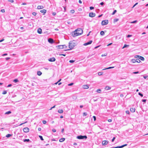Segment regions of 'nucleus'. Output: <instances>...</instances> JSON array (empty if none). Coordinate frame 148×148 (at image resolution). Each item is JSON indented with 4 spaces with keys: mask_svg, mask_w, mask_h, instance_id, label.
Here are the masks:
<instances>
[{
    "mask_svg": "<svg viewBox=\"0 0 148 148\" xmlns=\"http://www.w3.org/2000/svg\"><path fill=\"white\" fill-rule=\"evenodd\" d=\"M93 118H94V121H95L96 120V117L95 116H93Z\"/></svg>",
    "mask_w": 148,
    "mask_h": 148,
    "instance_id": "nucleus-58",
    "label": "nucleus"
},
{
    "mask_svg": "<svg viewBox=\"0 0 148 148\" xmlns=\"http://www.w3.org/2000/svg\"><path fill=\"white\" fill-rule=\"evenodd\" d=\"M52 131L53 132H56V130L54 129H53L52 130Z\"/></svg>",
    "mask_w": 148,
    "mask_h": 148,
    "instance_id": "nucleus-46",
    "label": "nucleus"
},
{
    "mask_svg": "<svg viewBox=\"0 0 148 148\" xmlns=\"http://www.w3.org/2000/svg\"><path fill=\"white\" fill-rule=\"evenodd\" d=\"M133 73L134 74H137L139 73V72L138 71L137 72H135Z\"/></svg>",
    "mask_w": 148,
    "mask_h": 148,
    "instance_id": "nucleus-44",
    "label": "nucleus"
},
{
    "mask_svg": "<svg viewBox=\"0 0 148 148\" xmlns=\"http://www.w3.org/2000/svg\"><path fill=\"white\" fill-rule=\"evenodd\" d=\"M73 84V83H71L70 84H68V85L69 86H71Z\"/></svg>",
    "mask_w": 148,
    "mask_h": 148,
    "instance_id": "nucleus-57",
    "label": "nucleus"
},
{
    "mask_svg": "<svg viewBox=\"0 0 148 148\" xmlns=\"http://www.w3.org/2000/svg\"><path fill=\"white\" fill-rule=\"evenodd\" d=\"M10 58L7 57V58H5V59L6 60H8L10 59Z\"/></svg>",
    "mask_w": 148,
    "mask_h": 148,
    "instance_id": "nucleus-59",
    "label": "nucleus"
},
{
    "mask_svg": "<svg viewBox=\"0 0 148 148\" xmlns=\"http://www.w3.org/2000/svg\"><path fill=\"white\" fill-rule=\"evenodd\" d=\"M23 130L24 132L27 133L29 131V129L28 127H25L23 128Z\"/></svg>",
    "mask_w": 148,
    "mask_h": 148,
    "instance_id": "nucleus-6",
    "label": "nucleus"
},
{
    "mask_svg": "<svg viewBox=\"0 0 148 148\" xmlns=\"http://www.w3.org/2000/svg\"><path fill=\"white\" fill-rule=\"evenodd\" d=\"M101 90L100 89H98L97 90V92H98V93H100V91H101Z\"/></svg>",
    "mask_w": 148,
    "mask_h": 148,
    "instance_id": "nucleus-42",
    "label": "nucleus"
},
{
    "mask_svg": "<svg viewBox=\"0 0 148 148\" xmlns=\"http://www.w3.org/2000/svg\"><path fill=\"white\" fill-rule=\"evenodd\" d=\"M104 3L103 2H101L100 3V4L101 5H103L104 4Z\"/></svg>",
    "mask_w": 148,
    "mask_h": 148,
    "instance_id": "nucleus-64",
    "label": "nucleus"
},
{
    "mask_svg": "<svg viewBox=\"0 0 148 148\" xmlns=\"http://www.w3.org/2000/svg\"><path fill=\"white\" fill-rule=\"evenodd\" d=\"M127 145V144H125L124 145H123L121 146H118L115 147H114V148H123Z\"/></svg>",
    "mask_w": 148,
    "mask_h": 148,
    "instance_id": "nucleus-13",
    "label": "nucleus"
},
{
    "mask_svg": "<svg viewBox=\"0 0 148 148\" xmlns=\"http://www.w3.org/2000/svg\"><path fill=\"white\" fill-rule=\"evenodd\" d=\"M70 12L71 13H72V14H73L75 12V11L73 10H71V11H70Z\"/></svg>",
    "mask_w": 148,
    "mask_h": 148,
    "instance_id": "nucleus-38",
    "label": "nucleus"
},
{
    "mask_svg": "<svg viewBox=\"0 0 148 148\" xmlns=\"http://www.w3.org/2000/svg\"><path fill=\"white\" fill-rule=\"evenodd\" d=\"M130 111L132 112H134L135 111V109L134 108H130Z\"/></svg>",
    "mask_w": 148,
    "mask_h": 148,
    "instance_id": "nucleus-17",
    "label": "nucleus"
},
{
    "mask_svg": "<svg viewBox=\"0 0 148 148\" xmlns=\"http://www.w3.org/2000/svg\"><path fill=\"white\" fill-rule=\"evenodd\" d=\"M58 112L60 113H62L63 112V111L62 109H59L58 111Z\"/></svg>",
    "mask_w": 148,
    "mask_h": 148,
    "instance_id": "nucleus-20",
    "label": "nucleus"
},
{
    "mask_svg": "<svg viewBox=\"0 0 148 148\" xmlns=\"http://www.w3.org/2000/svg\"><path fill=\"white\" fill-rule=\"evenodd\" d=\"M132 35H127V38H129V37H132Z\"/></svg>",
    "mask_w": 148,
    "mask_h": 148,
    "instance_id": "nucleus-49",
    "label": "nucleus"
},
{
    "mask_svg": "<svg viewBox=\"0 0 148 148\" xmlns=\"http://www.w3.org/2000/svg\"><path fill=\"white\" fill-rule=\"evenodd\" d=\"M2 94H5L7 93V91L6 90L4 91L3 92Z\"/></svg>",
    "mask_w": 148,
    "mask_h": 148,
    "instance_id": "nucleus-37",
    "label": "nucleus"
},
{
    "mask_svg": "<svg viewBox=\"0 0 148 148\" xmlns=\"http://www.w3.org/2000/svg\"><path fill=\"white\" fill-rule=\"evenodd\" d=\"M87 114L86 112H84L83 113V116H86L87 115Z\"/></svg>",
    "mask_w": 148,
    "mask_h": 148,
    "instance_id": "nucleus-33",
    "label": "nucleus"
},
{
    "mask_svg": "<svg viewBox=\"0 0 148 148\" xmlns=\"http://www.w3.org/2000/svg\"><path fill=\"white\" fill-rule=\"evenodd\" d=\"M98 74L99 75H101L102 74V72H99Z\"/></svg>",
    "mask_w": 148,
    "mask_h": 148,
    "instance_id": "nucleus-55",
    "label": "nucleus"
},
{
    "mask_svg": "<svg viewBox=\"0 0 148 148\" xmlns=\"http://www.w3.org/2000/svg\"><path fill=\"white\" fill-rule=\"evenodd\" d=\"M48 41L49 42L52 44L53 43L54 40L53 39L51 38H49L48 39Z\"/></svg>",
    "mask_w": 148,
    "mask_h": 148,
    "instance_id": "nucleus-11",
    "label": "nucleus"
},
{
    "mask_svg": "<svg viewBox=\"0 0 148 148\" xmlns=\"http://www.w3.org/2000/svg\"><path fill=\"white\" fill-rule=\"evenodd\" d=\"M56 12H53V13H52V15L53 16H55L56 15Z\"/></svg>",
    "mask_w": 148,
    "mask_h": 148,
    "instance_id": "nucleus-52",
    "label": "nucleus"
},
{
    "mask_svg": "<svg viewBox=\"0 0 148 148\" xmlns=\"http://www.w3.org/2000/svg\"><path fill=\"white\" fill-rule=\"evenodd\" d=\"M116 138L115 137H114L112 139V142H113L114 141V140Z\"/></svg>",
    "mask_w": 148,
    "mask_h": 148,
    "instance_id": "nucleus-48",
    "label": "nucleus"
},
{
    "mask_svg": "<svg viewBox=\"0 0 148 148\" xmlns=\"http://www.w3.org/2000/svg\"><path fill=\"white\" fill-rule=\"evenodd\" d=\"M137 22V21L135 20V21H133L131 22L130 23H136Z\"/></svg>",
    "mask_w": 148,
    "mask_h": 148,
    "instance_id": "nucleus-35",
    "label": "nucleus"
},
{
    "mask_svg": "<svg viewBox=\"0 0 148 148\" xmlns=\"http://www.w3.org/2000/svg\"><path fill=\"white\" fill-rule=\"evenodd\" d=\"M8 1L11 3H13L14 1L13 0H8Z\"/></svg>",
    "mask_w": 148,
    "mask_h": 148,
    "instance_id": "nucleus-43",
    "label": "nucleus"
},
{
    "mask_svg": "<svg viewBox=\"0 0 148 148\" xmlns=\"http://www.w3.org/2000/svg\"><path fill=\"white\" fill-rule=\"evenodd\" d=\"M11 113V112L10 111H8V112H6L5 114H9Z\"/></svg>",
    "mask_w": 148,
    "mask_h": 148,
    "instance_id": "nucleus-27",
    "label": "nucleus"
},
{
    "mask_svg": "<svg viewBox=\"0 0 148 148\" xmlns=\"http://www.w3.org/2000/svg\"><path fill=\"white\" fill-rule=\"evenodd\" d=\"M39 137L40 138V139L42 140H43L44 139L42 138V137L41 136H39Z\"/></svg>",
    "mask_w": 148,
    "mask_h": 148,
    "instance_id": "nucleus-32",
    "label": "nucleus"
},
{
    "mask_svg": "<svg viewBox=\"0 0 148 148\" xmlns=\"http://www.w3.org/2000/svg\"><path fill=\"white\" fill-rule=\"evenodd\" d=\"M111 89V87L110 86H106L105 88V89L106 90H110Z\"/></svg>",
    "mask_w": 148,
    "mask_h": 148,
    "instance_id": "nucleus-21",
    "label": "nucleus"
},
{
    "mask_svg": "<svg viewBox=\"0 0 148 148\" xmlns=\"http://www.w3.org/2000/svg\"><path fill=\"white\" fill-rule=\"evenodd\" d=\"M42 123L44 124H45L47 123V121H46L44 120L42 121Z\"/></svg>",
    "mask_w": 148,
    "mask_h": 148,
    "instance_id": "nucleus-45",
    "label": "nucleus"
},
{
    "mask_svg": "<svg viewBox=\"0 0 148 148\" xmlns=\"http://www.w3.org/2000/svg\"><path fill=\"white\" fill-rule=\"evenodd\" d=\"M146 101V99H143L142 100V101L143 102H145Z\"/></svg>",
    "mask_w": 148,
    "mask_h": 148,
    "instance_id": "nucleus-60",
    "label": "nucleus"
},
{
    "mask_svg": "<svg viewBox=\"0 0 148 148\" xmlns=\"http://www.w3.org/2000/svg\"><path fill=\"white\" fill-rule=\"evenodd\" d=\"M62 46L63 47V49H66L67 48V46H66V45H62Z\"/></svg>",
    "mask_w": 148,
    "mask_h": 148,
    "instance_id": "nucleus-25",
    "label": "nucleus"
},
{
    "mask_svg": "<svg viewBox=\"0 0 148 148\" xmlns=\"http://www.w3.org/2000/svg\"><path fill=\"white\" fill-rule=\"evenodd\" d=\"M23 141L24 142H29L30 141V140L29 139H24L23 140Z\"/></svg>",
    "mask_w": 148,
    "mask_h": 148,
    "instance_id": "nucleus-23",
    "label": "nucleus"
},
{
    "mask_svg": "<svg viewBox=\"0 0 148 148\" xmlns=\"http://www.w3.org/2000/svg\"><path fill=\"white\" fill-rule=\"evenodd\" d=\"M94 9V8L93 7L91 6L90 7V10H92Z\"/></svg>",
    "mask_w": 148,
    "mask_h": 148,
    "instance_id": "nucleus-47",
    "label": "nucleus"
},
{
    "mask_svg": "<svg viewBox=\"0 0 148 148\" xmlns=\"http://www.w3.org/2000/svg\"><path fill=\"white\" fill-rule=\"evenodd\" d=\"M119 19L118 18H116V19H114V22H117L118 21H119Z\"/></svg>",
    "mask_w": 148,
    "mask_h": 148,
    "instance_id": "nucleus-34",
    "label": "nucleus"
},
{
    "mask_svg": "<svg viewBox=\"0 0 148 148\" xmlns=\"http://www.w3.org/2000/svg\"><path fill=\"white\" fill-rule=\"evenodd\" d=\"M127 114H129V112L128 110H127L125 112Z\"/></svg>",
    "mask_w": 148,
    "mask_h": 148,
    "instance_id": "nucleus-62",
    "label": "nucleus"
},
{
    "mask_svg": "<svg viewBox=\"0 0 148 148\" xmlns=\"http://www.w3.org/2000/svg\"><path fill=\"white\" fill-rule=\"evenodd\" d=\"M59 55L60 56H66V54H59Z\"/></svg>",
    "mask_w": 148,
    "mask_h": 148,
    "instance_id": "nucleus-54",
    "label": "nucleus"
},
{
    "mask_svg": "<svg viewBox=\"0 0 148 148\" xmlns=\"http://www.w3.org/2000/svg\"><path fill=\"white\" fill-rule=\"evenodd\" d=\"M48 60L50 62H54L55 61L56 59L54 57H52L49 59Z\"/></svg>",
    "mask_w": 148,
    "mask_h": 148,
    "instance_id": "nucleus-10",
    "label": "nucleus"
},
{
    "mask_svg": "<svg viewBox=\"0 0 148 148\" xmlns=\"http://www.w3.org/2000/svg\"><path fill=\"white\" fill-rule=\"evenodd\" d=\"M105 33L103 31H101L100 32V34L102 36H103L104 35Z\"/></svg>",
    "mask_w": 148,
    "mask_h": 148,
    "instance_id": "nucleus-26",
    "label": "nucleus"
},
{
    "mask_svg": "<svg viewBox=\"0 0 148 148\" xmlns=\"http://www.w3.org/2000/svg\"><path fill=\"white\" fill-rule=\"evenodd\" d=\"M108 143L109 142L108 141L105 140L103 141L102 142V143L103 145H105L108 144Z\"/></svg>",
    "mask_w": 148,
    "mask_h": 148,
    "instance_id": "nucleus-7",
    "label": "nucleus"
},
{
    "mask_svg": "<svg viewBox=\"0 0 148 148\" xmlns=\"http://www.w3.org/2000/svg\"><path fill=\"white\" fill-rule=\"evenodd\" d=\"M83 32L82 29L81 28H78L73 32V36H76L82 34Z\"/></svg>",
    "mask_w": 148,
    "mask_h": 148,
    "instance_id": "nucleus-1",
    "label": "nucleus"
},
{
    "mask_svg": "<svg viewBox=\"0 0 148 148\" xmlns=\"http://www.w3.org/2000/svg\"><path fill=\"white\" fill-rule=\"evenodd\" d=\"M83 88L84 89H87L89 88L88 86L87 85H85L83 86Z\"/></svg>",
    "mask_w": 148,
    "mask_h": 148,
    "instance_id": "nucleus-16",
    "label": "nucleus"
},
{
    "mask_svg": "<svg viewBox=\"0 0 148 148\" xmlns=\"http://www.w3.org/2000/svg\"><path fill=\"white\" fill-rule=\"evenodd\" d=\"M92 41L90 40L89 41L86 43H84V46H86L92 43Z\"/></svg>",
    "mask_w": 148,
    "mask_h": 148,
    "instance_id": "nucleus-12",
    "label": "nucleus"
},
{
    "mask_svg": "<svg viewBox=\"0 0 148 148\" xmlns=\"http://www.w3.org/2000/svg\"><path fill=\"white\" fill-rule=\"evenodd\" d=\"M75 61V60H70L69 61V62L71 63H73Z\"/></svg>",
    "mask_w": 148,
    "mask_h": 148,
    "instance_id": "nucleus-31",
    "label": "nucleus"
},
{
    "mask_svg": "<svg viewBox=\"0 0 148 148\" xmlns=\"http://www.w3.org/2000/svg\"><path fill=\"white\" fill-rule=\"evenodd\" d=\"M63 47L62 46V45H58V46H56V48L57 49H63Z\"/></svg>",
    "mask_w": 148,
    "mask_h": 148,
    "instance_id": "nucleus-9",
    "label": "nucleus"
},
{
    "mask_svg": "<svg viewBox=\"0 0 148 148\" xmlns=\"http://www.w3.org/2000/svg\"><path fill=\"white\" fill-rule=\"evenodd\" d=\"M138 95H140V96H141V97H143V95L140 92H139L138 93Z\"/></svg>",
    "mask_w": 148,
    "mask_h": 148,
    "instance_id": "nucleus-41",
    "label": "nucleus"
},
{
    "mask_svg": "<svg viewBox=\"0 0 148 148\" xmlns=\"http://www.w3.org/2000/svg\"><path fill=\"white\" fill-rule=\"evenodd\" d=\"M65 140V139L64 138H61L59 140V141L60 142H62L64 141Z\"/></svg>",
    "mask_w": 148,
    "mask_h": 148,
    "instance_id": "nucleus-19",
    "label": "nucleus"
},
{
    "mask_svg": "<svg viewBox=\"0 0 148 148\" xmlns=\"http://www.w3.org/2000/svg\"><path fill=\"white\" fill-rule=\"evenodd\" d=\"M116 12V10H115L112 13V15H114Z\"/></svg>",
    "mask_w": 148,
    "mask_h": 148,
    "instance_id": "nucleus-36",
    "label": "nucleus"
},
{
    "mask_svg": "<svg viewBox=\"0 0 148 148\" xmlns=\"http://www.w3.org/2000/svg\"><path fill=\"white\" fill-rule=\"evenodd\" d=\"M12 136V135H11L10 134H8L6 135V136L7 138H9V137H10V136Z\"/></svg>",
    "mask_w": 148,
    "mask_h": 148,
    "instance_id": "nucleus-30",
    "label": "nucleus"
},
{
    "mask_svg": "<svg viewBox=\"0 0 148 148\" xmlns=\"http://www.w3.org/2000/svg\"><path fill=\"white\" fill-rule=\"evenodd\" d=\"M89 15L90 17H93L95 16V14L93 12H90L89 13Z\"/></svg>",
    "mask_w": 148,
    "mask_h": 148,
    "instance_id": "nucleus-5",
    "label": "nucleus"
},
{
    "mask_svg": "<svg viewBox=\"0 0 148 148\" xmlns=\"http://www.w3.org/2000/svg\"><path fill=\"white\" fill-rule=\"evenodd\" d=\"M42 29L40 28H39L38 29L37 32L39 34H41L42 32Z\"/></svg>",
    "mask_w": 148,
    "mask_h": 148,
    "instance_id": "nucleus-14",
    "label": "nucleus"
},
{
    "mask_svg": "<svg viewBox=\"0 0 148 148\" xmlns=\"http://www.w3.org/2000/svg\"><path fill=\"white\" fill-rule=\"evenodd\" d=\"M37 13L36 12H34L32 13V14L34 16L36 15Z\"/></svg>",
    "mask_w": 148,
    "mask_h": 148,
    "instance_id": "nucleus-50",
    "label": "nucleus"
},
{
    "mask_svg": "<svg viewBox=\"0 0 148 148\" xmlns=\"http://www.w3.org/2000/svg\"><path fill=\"white\" fill-rule=\"evenodd\" d=\"M108 121L109 122H112V120L111 119H109L108 120Z\"/></svg>",
    "mask_w": 148,
    "mask_h": 148,
    "instance_id": "nucleus-63",
    "label": "nucleus"
},
{
    "mask_svg": "<svg viewBox=\"0 0 148 148\" xmlns=\"http://www.w3.org/2000/svg\"><path fill=\"white\" fill-rule=\"evenodd\" d=\"M108 23V20H105L101 22V25H106Z\"/></svg>",
    "mask_w": 148,
    "mask_h": 148,
    "instance_id": "nucleus-4",
    "label": "nucleus"
},
{
    "mask_svg": "<svg viewBox=\"0 0 148 148\" xmlns=\"http://www.w3.org/2000/svg\"><path fill=\"white\" fill-rule=\"evenodd\" d=\"M75 44L73 42H70L69 43V47L70 48L69 49H65L64 50L68 51L72 49L75 47Z\"/></svg>",
    "mask_w": 148,
    "mask_h": 148,
    "instance_id": "nucleus-2",
    "label": "nucleus"
},
{
    "mask_svg": "<svg viewBox=\"0 0 148 148\" xmlns=\"http://www.w3.org/2000/svg\"><path fill=\"white\" fill-rule=\"evenodd\" d=\"M13 81L15 82H16L18 81L17 79H16L14 80Z\"/></svg>",
    "mask_w": 148,
    "mask_h": 148,
    "instance_id": "nucleus-40",
    "label": "nucleus"
},
{
    "mask_svg": "<svg viewBox=\"0 0 148 148\" xmlns=\"http://www.w3.org/2000/svg\"><path fill=\"white\" fill-rule=\"evenodd\" d=\"M8 55V54L7 53H4L2 55V56H7Z\"/></svg>",
    "mask_w": 148,
    "mask_h": 148,
    "instance_id": "nucleus-53",
    "label": "nucleus"
},
{
    "mask_svg": "<svg viewBox=\"0 0 148 148\" xmlns=\"http://www.w3.org/2000/svg\"><path fill=\"white\" fill-rule=\"evenodd\" d=\"M129 45H126V44H125L124 46L122 48V49H123L125 48V47H128L129 46Z\"/></svg>",
    "mask_w": 148,
    "mask_h": 148,
    "instance_id": "nucleus-24",
    "label": "nucleus"
},
{
    "mask_svg": "<svg viewBox=\"0 0 148 148\" xmlns=\"http://www.w3.org/2000/svg\"><path fill=\"white\" fill-rule=\"evenodd\" d=\"M44 7L42 5H38L37 7V8L38 9H42Z\"/></svg>",
    "mask_w": 148,
    "mask_h": 148,
    "instance_id": "nucleus-18",
    "label": "nucleus"
},
{
    "mask_svg": "<svg viewBox=\"0 0 148 148\" xmlns=\"http://www.w3.org/2000/svg\"><path fill=\"white\" fill-rule=\"evenodd\" d=\"M136 56V57H135L136 58H137V57H138L139 59H140L142 61H143L145 60L144 58L142 56Z\"/></svg>",
    "mask_w": 148,
    "mask_h": 148,
    "instance_id": "nucleus-8",
    "label": "nucleus"
},
{
    "mask_svg": "<svg viewBox=\"0 0 148 148\" xmlns=\"http://www.w3.org/2000/svg\"><path fill=\"white\" fill-rule=\"evenodd\" d=\"M47 11L45 9H43L42 10H41L40 11V12L41 13H43L44 14H45L46 12Z\"/></svg>",
    "mask_w": 148,
    "mask_h": 148,
    "instance_id": "nucleus-15",
    "label": "nucleus"
},
{
    "mask_svg": "<svg viewBox=\"0 0 148 148\" xmlns=\"http://www.w3.org/2000/svg\"><path fill=\"white\" fill-rule=\"evenodd\" d=\"M12 86V85L11 84H10L9 85H8V86H7V87H11Z\"/></svg>",
    "mask_w": 148,
    "mask_h": 148,
    "instance_id": "nucleus-61",
    "label": "nucleus"
},
{
    "mask_svg": "<svg viewBox=\"0 0 148 148\" xmlns=\"http://www.w3.org/2000/svg\"><path fill=\"white\" fill-rule=\"evenodd\" d=\"M37 74L38 75L40 76L41 75L42 73L40 71H38L37 72Z\"/></svg>",
    "mask_w": 148,
    "mask_h": 148,
    "instance_id": "nucleus-22",
    "label": "nucleus"
},
{
    "mask_svg": "<svg viewBox=\"0 0 148 148\" xmlns=\"http://www.w3.org/2000/svg\"><path fill=\"white\" fill-rule=\"evenodd\" d=\"M131 61L133 63H135L136 62V60L134 59H132L131 60Z\"/></svg>",
    "mask_w": 148,
    "mask_h": 148,
    "instance_id": "nucleus-28",
    "label": "nucleus"
},
{
    "mask_svg": "<svg viewBox=\"0 0 148 148\" xmlns=\"http://www.w3.org/2000/svg\"><path fill=\"white\" fill-rule=\"evenodd\" d=\"M147 77H148V76L147 75H145V76H143V77L145 79H146Z\"/></svg>",
    "mask_w": 148,
    "mask_h": 148,
    "instance_id": "nucleus-56",
    "label": "nucleus"
},
{
    "mask_svg": "<svg viewBox=\"0 0 148 148\" xmlns=\"http://www.w3.org/2000/svg\"><path fill=\"white\" fill-rule=\"evenodd\" d=\"M114 67L113 66V67H109L108 68H106V69H103V70H105V69H112V68H113Z\"/></svg>",
    "mask_w": 148,
    "mask_h": 148,
    "instance_id": "nucleus-29",
    "label": "nucleus"
},
{
    "mask_svg": "<svg viewBox=\"0 0 148 148\" xmlns=\"http://www.w3.org/2000/svg\"><path fill=\"white\" fill-rule=\"evenodd\" d=\"M77 138L78 139H86L87 138V136H86L80 135L77 136Z\"/></svg>",
    "mask_w": 148,
    "mask_h": 148,
    "instance_id": "nucleus-3",
    "label": "nucleus"
},
{
    "mask_svg": "<svg viewBox=\"0 0 148 148\" xmlns=\"http://www.w3.org/2000/svg\"><path fill=\"white\" fill-rule=\"evenodd\" d=\"M1 12H5V10L4 9H2L1 10Z\"/></svg>",
    "mask_w": 148,
    "mask_h": 148,
    "instance_id": "nucleus-51",
    "label": "nucleus"
},
{
    "mask_svg": "<svg viewBox=\"0 0 148 148\" xmlns=\"http://www.w3.org/2000/svg\"><path fill=\"white\" fill-rule=\"evenodd\" d=\"M136 62H137L138 63H139L140 62V60L139 59H136Z\"/></svg>",
    "mask_w": 148,
    "mask_h": 148,
    "instance_id": "nucleus-39",
    "label": "nucleus"
}]
</instances>
